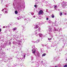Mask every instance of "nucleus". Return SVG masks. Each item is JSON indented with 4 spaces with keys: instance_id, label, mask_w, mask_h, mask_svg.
Masks as SVG:
<instances>
[{
    "instance_id": "obj_1",
    "label": "nucleus",
    "mask_w": 67,
    "mask_h": 67,
    "mask_svg": "<svg viewBox=\"0 0 67 67\" xmlns=\"http://www.w3.org/2000/svg\"><path fill=\"white\" fill-rule=\"evenodd\" d=\"M44 13V12H43V11L42 10H40L38 12V15H43V13Z\"/></svg>"
},
{
    "instance_id": "obj_2",
    "label": "nucleus",
    "mask_w": 67,
    "mask_h": 67,
    "mask_svg": "<svg viewBox=\"0 0 67 67\" xmlns=\"http://www.w3.org/2000/svg\"><path fill=\"white\" fill-rule=\"evenodd\" d=\"M32 53L33 54H34L35 53V49L34 48L33 50H32Z\"/></svg>"
},
{
    "instance_id": "obj_3",
    "label": "nucleus",
    "mask_w": 67,
    "mask_h": 67,
    "mask_svg": "<svg viewBox=\"0 0 67 67\" xmlns=\"http://www.w3.org/2000/svg\"><path fill=\"white\" fill-rule=\"evenodd\" d=\"M39 36L40 37H42L43 36V35L42 34H39Z\"/></svg>"
},
{
    "instance_id": "obj_4",
    "label": "nucleus",
    "mask_w": 67,
    "mask_h": 67,
    "mask_svg": "<svg viewBox=\"0 0 67 67\" xmlns=\"http://www.w3.org/2000/svg\"><path fill=\"white\" fill-rule=\"evenodd\" d=\"M38 27V26L37 25H36V26L34 28V29H37V28Z\"/></svg>"
},
{
    "instance_id": "obj_5",
    "label": "nucleus",
    "mask_w": 67,
    "mask_h": 67,
    "mask_svg": "<svg viewBox=\"0 0 67 67\" xmlns=\"http://www.w3.org/2000/svg\"><path fill=\"white\" fill-rule=\"evenodd\" d=\"M45 55H46V54L45 53H44L43 54L42 56H45Z\"/></svg>"
},
{
    "instance_id": "obj_6",
    "label": "nucleus",
    "mask_w": 67,
    "mask_h": 67,
    "mask_svg": "<svg viewBox=\"0 0 67 67\" xmlns=\"http://www.w3.org/2000/svg\"><path fill=\"white\" fill-rule=\"evenodd\" d=\"M60 16H62V13L60 12Z\"/></svg>"
},
{
    "instance_id": "obj_7",
    "label": "nucleus",
    "mask_w": 67,
    "mask_h": 67,
    "mask_svg": "<svg viewBox=\"0 0 67 67\" xmlns=\"http://www.w3.org/2000/svg\"><path fill=\"white\" fill-rule=\"evenodd\" d=\"M15 14H18V12L17 11H15Z\"/></svg>"
},
{
    "instance_id": "obj_8",
    "label": "nucleus",
    "mask_w": 67,
    "mask_h": 67,
    "mask_svg": "<svg viewBox=\"0 0 67 67\" xmlns=\"http://www.w3.org/2000/svg\"><path fill=\"white\" fill-rule=\"evenodd\" d=\"M16 28H14L13 29V30H14V31H15V30H16Z\"/></svg>"
},
{
    "instance_id": "obj_9",
    "label": "nucleus",
    "mask_w": 67,
    "mask_h": 67,
    "mask_svg": "<svg viewBox=\"0 0 67 67\" xmlns=\"http://www.w3.org/2000/svg\"><path fill=\"white\" fill-rule=\"evenodd\" d=\"M52 18H54V15H52Z\"/></svg>"
},
{
    "instance_id": "obj_10",
    "label": "nucleus",
    "mask_w": 67,
    "mask_h": 67,
    "mask_svg": "<svg viewBox=\"0 0 67 67\" xmlns=\"http://www.w3.org/2000/svg\"><path fill=\"white\" fill-rule=\"evenodd\" d=\"M48 40H52V38H49L48 39Z\"/></svg>"
},
{
    "instance_id": "obj_11",
    "label": "nucleus",
    "mask_w": 67,
    "mask_h": 67,
    "mask_svg": "<svg viewBox=\"0 0 67 67\" xmlns=\"http://www.w3.org/2000/svg\"><path fill=\"white\" fill-rule=\"evenodd\" d=\"M67 67V65H65L64 66V67Z\"/></svg>"
},
{
    "instance_id": "obj_12",
    "label": "nucleus",
    "mask_w": 67,
    "mask_h": 67,
    "mask_svg": "<svg viewBox=\"0 0 67 67\" xmlns=\"http://www.w3.org/2000/svg\"><path fill=\"white\" fill-rule=\"evenodd\" d=\"M40 30H41V29H40V28L38 29V31H40Z\"/></svg>"
},
{
    "instance_id": "obj_13",
    "label": "nucleus",
    "mask_w": 67,
    "mask_h": 67,
    "mask_svg": "<svg viewBox=\"0 0 67 67\" xmlns=\"http://www.w3.org/2000/svg\"><path fill=\"white\" fill-rule=\"evenodd\" d=\"M24 58H25V55H24Z\"/></svg>"
},
{
    "instance_id": "obj_14",
    "label": "nucleus",
    "mask_w": 67,
    "mask_h": 67,
    "mask_svg": "<svg viewBox=\"0 0 67 67\" xmlns=\"http://www.w3.org/2000/svg\"><path fill=\"white\" fill-rule=\"evenodd\" d=\"M47 20H48V18H46Z\"/></svg>"
},
{
    "instance_id": "obj_15",
    "label": "nucleus",
    "mask_w": 67,
    "mask_h": 67,
    "mask_svg": "<svg viewBox=\"0 0 67 67\" xmlns=\"http://www.w3.org/2000/svg\"><path fill=\"white\" fill-rule=\"evenodd\" d=\"M65 15H67V13H65L64 14Z\"/></svg>"
},
{
    "instance_id": "obj_16",
    "label": "nucleus",
    "mask_w": 67,
    "mask_h": 67,
    "mask_svg": "<svg viewBox=\"0 0 67 67\" xmlns=\"http://www.w3.org/2000/svg\"><path fill=\"white\" fill-rule=\"evenodd\" d=\"M3 27V28H5V27L4 26Z\"/></svg>"
},
{
    "instance_id": "obj_17",
    "label": "nucleus",
    "mask_w": 67,
    "mask_h": 67,
    "mask_svg": "<svg viewBox=\"0 0 67 67\" xmlns=\"http://www.w3.org/2000/svg\"><path fill=\"white\" fill-rule=\"evenodd\" d=\"M56 7H57V6H55L54 7V8H56Z\"/></svg>"
},
{
    "instance_id": "obj_18",
    "label": "nucleus",
    "mask_w": 67,
    "mask_h": 67,
    "mask_svg": "<svg viewBox=\"0 0 67 67\" xmlns=\"http://www.w3.org/2000/svg\"><path fill=\"white\" fill-rule=\"evenodd\" d=\"M1 29L0 28V32H1Z\"/></svg>"
},
{
    "instance_id": "obj_19",
    "label": "nucleus",
    "mask_w": 67,
    "mask_h": 67,
    "mask_svg": "<svg viewBox=\"0 0 67 67\" xmlns=\"http://www.w3.org/2000/svg\"><path fill=\"white\" fill-rule=\"evenodd\" d=\"M4 10V9H3L2 10V11H3Z\"/></svg>"
},
{
    "instance_id": "obj_20",
    "label": "nucleus",
    "mask_w": 67,
    "mask_h": 67,
    "mask_svg": "<svg viewBox=\"0 0 67 67\" xmlns=\"http://www.w3.org/2000/svg\"><path fill=\"white\" fill-rule=\"evenodd\" d=\"M34 7H36V5H34Z\"/></svg>"
},
{
    "instance_id": "obj_21",
    "label": "nucleus",
    "mask_w": 67,
    "mask_h": 67,
    "mask_svg": "<svg viewBox=\"0 0 67 67\" xmlns=\"http://www.w3.org/2000/svg\"><path fill=\"white\" fill-rule=\"evenodd\" d=\"M5 13H7V11H5Z\"/></svg>"
},
{
    "instance_id": "obj_22",
    "label": "nucleus",
    "mask_w": 67,
    "mask_h": 67,
    "mask_svg": "<svg viewBox=\"0 0 67 67\" xmlns=\"http://www.w3.org/2000/svg\"><path fill=\"white\" fill-rule=\"evenodd\" d=\"M34 18H35V16H34Z\"/></svg>"
},
{
    "instance_id": "obj_23",
    "label": "nucleus",
    "mask_w": 67,
    "mask_h": 67,
    "mask_svg": "<svg viewBox=\"0 0 67 67\" xmlns=\"http://www.w3.org/2000/svg\"><path fill=\"white\" fill-rule=\"evenodd\" d=\"M18 20H19V19H20L19 18H18Z\"/></svg>"
},
{
    "instance_id": "obj_24",
    "label": "nucleus",
    "mask_w": 67,
    "mask_h": 67,
    "mask_svg": "<svg viewBox=\"0 0 67 67\" xmlns=\"http://www.w3.org/2000/svg\"><path fill=\"white\" fill-rule=\"evenodd\" d=\"M41 62L42 63H43V61H42Z\"/></svg>"
},
{
    "instance_id": "obj_25",
    "label": "nucleus",
    "mask_w": 67,
    "mask_h": 67,
    "mask_svg": "<svg viewBox=\"0 0 67 67\" xmlns=\"http://www.w3.org/2000/svg\"><path fill=\"white\" fill-rule=\"evenodd\" d=\"M37 42H38V41H37Z\"/></svg>"
}]
</instances>
